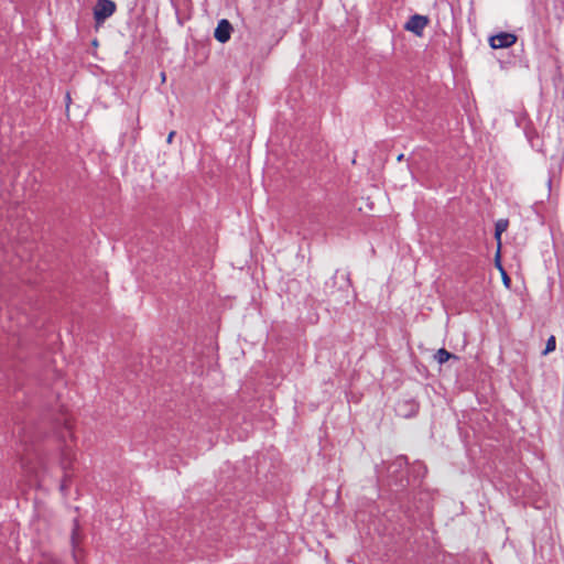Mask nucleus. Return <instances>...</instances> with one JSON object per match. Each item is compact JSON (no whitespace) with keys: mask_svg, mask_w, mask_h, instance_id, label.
Returning a JSON list of instances; mask_svg holds the SVG:
<instances>
[{"mask_svg":"<svg viewBox=\"0 0 564 564\" xmlns=\"http://www.w3.org/2000/svg\"><path fill=\"white\" fill-rule=\"evenodd\" d=\"M116 4L111 0H98L94 9V17L97 23H102L113 14Z\"/></svg>","mask_w":564,"mask_h":564,"instance_id":"nucleus-1","label":"nucleus"},{"mask_svg":"<svg viewBox=\"0 0 564 564\" xmlns=\"http://www.w3.org/2000/svg\"><path fill=\"white\" fill-rule=\"evenodd\" d=\"M517 41V36L512 33L502 32L496 34L489 39V44L492 48H507L513 45Z\"/></svg>","mask_w":564,"mask_h":564,"instance_id":"nucleus-2","label":"nucleus"},{"mask_svg":"<svg viewBox=\"0 0 564 564\" xmlns=\"http://www.w3.org/2000/svg\"><path fill=\"white\" fill-rule=\"evenodd\" d=\"M429 23V19L424 15L414 14L405 23L404 28L406 31L414 33L415 35H422L423 30Z\"/></svg>","mask_w":564,"mask_h":564,"instance_id":"nucleus-3","label":"nucleus"},{"mask_svg":"<svg viewBox=\"0 0 564 564\" xmlns=\"http://www.w3.org/2000/svg\"><path fill=\"white\" fill-rule=\"evenodd\" d=\"M232 26L228 20L223 19L218 22L217 28L215 29L214 36L220 43H226L229 41L231 35Z\"/></svg>","mask_w":564,"mask_h":564,"instance_id":"nucleus-4","label":"nucleus"},{"mask_svg":"<svg viewBox=\"0 0 564 564\" xmlns=\"http://www.w3.org/2000/svg\"><path fill=\"white\" fill-rule=\"evenodd\" d=\"M435 360L440 364V365H443L445 364L446 361H448L451 358H457L456 356H454L453 354L448 352L446 349L444 348H441L436 351L435 356H434Z\"/></svg>","mask_w":564,"mask_h":564,"instance_id":"nucleus-5","label":"nucleus"},{"mask_svg":"<svg viewBox=\"0 0 564 564\" xmlns=\"http://www.w3.org/2000/svg\"><path fill=\"white\" fill-rule=\"evenodd\" d=\"M507 227H508L507 220L500 219L496 223L495 237L498 240L499 246H500L501 234L507 229Z\"/></svg>","mask_w":564,"mask_h":564,"instance_id":"nucleus-6","label":"nucleus"},{"mask_svg":"<svg viewBox=\"0 0 564 564\" xmlns=\"http://www.w3.org/2000/svg\"><path fill=\"white\" fill-rule=\"evenodd\" d=\"M555 346H556L555 337L551 336L546 341V346L543 351V355H547L549 352L553 351L555 349Z\"/></svg>","mask_w":564,"mask_h":564,"instance_id":"nucleus-7","label":"nucleus"},{"mask_svg":"<svg viewBox=\"0 0 564 564\" xmlns=\"http://www.w3.org/2000/svg\"><path fill=\"white\" fill-rule=\"evenodd\" d=\"M496 261H497V265H498L499 270L501 271L503 283L508 286L509 282H510V279H509V276L507 275V273L505 272V270L502 269V267L500 264L499 252L497 253V260Z\"/></svg>","mask_w":564,"mask_h":564,"instance_id":"nucleus-8","label":"nucleus"},{"mask_svg":"<svg viewBox=\"0 0 564 564\" xmlns=\"http://www.w3.org/2000/svg\"><path fill=\"white\" fill-rule=\"evenodd\" d=\"M70 458H72V455L68 451H65L63 453V458H62V467L64 469H66L67 465L70 463Z\"/></svg>","mask_w":564,"mask_h":564,"instance_id":"nucleus-9","label":"nucleus"},{"mask_svg":"<svg viewBox=\"0 0 564 564\" xmlns=\"http://www.w3.org/2000/svg\"><path fill=\"white\" fill-rule=\"evenodd\" d=\"M174 135H175V132H174V131H172V132H170V133H169V135H167V140H166V141H167V143H171V142H172V140H173Z\"/></svg>","mask_w":564,"mask_h":564,"instance_id":"nucleus-10","label":"nucleus"},{"mask_svg":"<svg viewBox=\"0 0 564 564\" xmlns=\"http://www.w3.org/2000/svg\"><path fill=\"white\" fill-rule=\"evenodd\" d=\"M165 78H166V77H165V73H161V79H162V82H165Z\"/></svg>","mask_w":564,"mask_h":564,"instance_id":"nucleus-11","label":"nucleus"},{"mask_svg":"<svg viewBox=\"0 0 564 564\" xmlns=\"http://www.w3.org/2000/svg\"><path fill=\"white\" fill-rule=\"evenodd\" d=\"M402 159H403V154H400V155L398 156V161H401Z\"/></svg>","mask_w":564,"mask_h":564,"instance_id":"nucleus-12","label":"nucleus"}]
</instances>
